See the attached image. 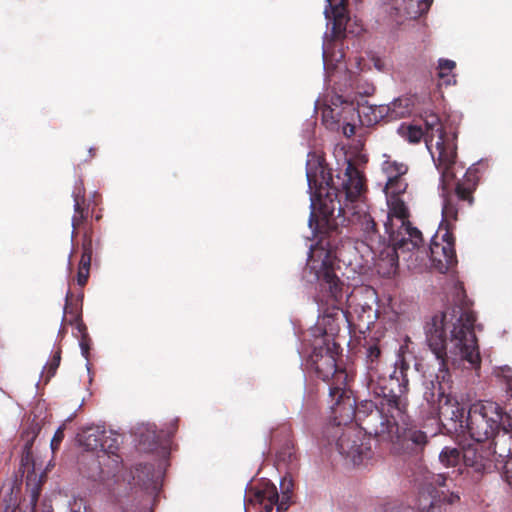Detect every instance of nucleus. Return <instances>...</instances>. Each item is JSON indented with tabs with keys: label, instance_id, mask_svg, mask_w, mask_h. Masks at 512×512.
<instances>
[{
	"label": "nucleus",
	"instance_id": "nucleus-1",
	"mask_svg": "<svg viewBox=\"0 0 512 512\" xmlns=\"http://www.w3.org/2000/svg\"><path fill=\"white\" fill-rule=\"evenodd\" d=\"M306 177L311 201L310 228L314 222H324L330 226L332 220L339 217L355 221L362 236L348 247L354 251L349 264L363 271L371 268L377 270L378 255L386 243L381 241L376 223L369 214L364 178L360 171L351 161H347L340 187H337L322 160L309 153Z\"/></svg>",
	"mask_w": 512,
	"mask_h": 512
},
{
	"label": "nucleus",
	"instance_id": "nucleus-2",
	"mask_svg": "<svg viewBox=\"0 0 512 512\" xmlns=\"http://www.w3.org/2000/svg\"><path fill=\"white\" fill-rule=\"evenodd\" d=\"M475 321L474 312L453 308L436 313L427 322L426 342L438 361L437 379L445 381L449 376L447 361L458 367L465 363L473 369L480 367V352L474 333Z\"/></svg>",
	"mask_w": 512,
	"mask_h": 512
},
{
	"label": "nucleus",
	"instance_id": "nucleus-3",
	"mask_svg": "<svg viewBox=\"0 0 512 512\" xmlns=\"http://www.w3.org/2000/svg\"><path fill=\"white\" fill-rule=\"evenodd\" d=\"M428 413L437 418L449 431L467 435L473 441L498 443L495 438L503 428L505 413L493 401H479L470 405L464 419L465 407L458 399L438 383L431 382V388L424 393Z\"/></svg>",
	"mask_w": 512,
	"mask_h": 512
},
{
	"label": "nucleus",
	"instance_id": "nucleus-4",
	"mask_svg": "<svg viewBox=\"0 0 512 512\" xmlns=\"http://www.w3.org/2000/svg\"><path fill=\"white\" fill-rule=\"evenodd\" d=\"M385 232L389 243L383 245L378 255L377 272L384 277L396 273L399 255L409 253L406 259L410 265L416 266L418 259L424 254L422 248L423 238L421 232L411 226L409 222V209L403 205V211L387 209L384 221Z\"/></svg>",
	"mask_w": 512,
	"mask_h": 512
},
{
	"label": "nucleus",
	"instance_id": "nucleus-5",
	"mask_svg": "<svg viewBox=\"0 0 512 512\" xmlns=\"http://www.w3.org/2000/svg\"><path fill=\"white\" fill-rule=\"evenodd\" d=\"M401 382L398 376L391 377L390 382L398 383V390L395 392L391 389L389 394L384 393L383 399L380 401L381 410H377L373 417L380 419V426L375 429V434L385 436L393 441L394 437L400 442L403 452L417 453L421 451L427 444V435L415 427L406 428L399 435L397 420L403 419L405 404L401 396L408 391V379L403 369L400 370Z\"/></svg>",
	"mask_w": 512,
	"mask_h": 512
},
{
	"label": "nucleus",
	"instance_id": "nucleus-6",
	"mask_svg": "<svg viewBox=\"0 0 512 512\" xmlns=\"http://www.w3.org/2000/svg\"><path fill=\"white\" fill-rule=\"evenodd\" d=\"M425 144L430 152L437 170L443 191H447L456 177V135L447 133L434 113H425Z\"/></svg>",
	"mask_w": 512,
	"mask_h": 512
},
{
	"label": "nucleus",
	"instance_id": "nucleus-7",
	"mask_svg": "<svg viewBox=\"0 0 512 512\" xmlns=\"http://www.w3.org/2000/svg\"><path fill=\"white\" fill-rule=\"evenodd\" d=\"M442 192V221L439 231L431 239L429 250L431 268L439 273H447L457 264L454 239L448 225L451 221L457 220L460 207L454 202V198L445 194L446 191Z\"/></svg>",
	"mask_w": 512,
	"mask_h": 512
},
{
	"label": "nucleus",
	"instance_id": "nucleus-8",
	"mask_svg": "<svg viewBox=\"0 0 512 512\" xmlns=\"http://www.w3.org/2000/svg\"><path fill=\"white\" fill-rule=\"evenodd\" d=\"M497 443L473 441L462 447V462L467 472L479 475L491 473L505 458V451H497Z\"/></svg>",
	"mask_w": 512,
	"mask_h": 512
},
{
	"label": "nucleus",
	"instance_id": "nucleus-9",
	"mask_svg": "<svg viewBox=\"0 0 512 512\" xmlns=\"http://www.w3.org/2000/svg\"><path fill=\"white\" fill-rule=\"evenodd\" d=\"M331 252L320 247H310L307 259V269L313 274V279L319 281L321 286L328 289L333 302L339 301L341 295V283L334 273Z\"/></svg>",
	"mask_w": 512,
	"mask_h": 512
},
{
	"label": "nucleus",
	"instance_id": "nucleus-10",
	"mask_svg": "<svg viewBox=\"0 0 512 512\" xmlns=\"http://www.w3.org/2000/svg\"><path fill=\"white\" fill-rule=\"evenodd\" d=\"M383 158L381 170L386 178L383 192L386 197L387 209L394 208L401 212L403 211V205H406L402 195L408 187V183L404 178L408 172V166L403 162L392 159L386 154L383 155Z\"/></svg>",
	"mask_w": 512,
	"mask_h": 512
},
{
	"label": "nucleus",
	"instance_id": "nucleus-11",
	"mask_svg": "<svg viewBox=\"0 0 512 512\" xmlns=\"http://www.w3.org/2000/svg\"><path fill=\"white\" fill-rule=\"evenodd\" d=\"M280 488L282 498L279 502L276 486L269 481L262 482L251 499L252 504L258 507L259 512H271L275 505L277 512L287 510L293 489L292 480L289 477L282 478Z\"/></svg>",
	"mask_w": 512,
	"mask_h": 512
},
{
	"label": "nucleus",
	"instance_id": "nucleus-12",
	"mask_svg": "<svg viewBox=\"0 0 512 512\" xmlns=\"http://www.w3.org/2000/svg\"><path fill=\"white\" fill-rule=\"evenodd\" d=\"M341 455L354 465L365 464L372 456L369 439L362 431L354 426L346 427L337 441Z\"/></svg>",
	"mask_w": 512,
	"mask_h": 512
},
{
	"label": "nucleus",
	"instance_id": "nucleus-13",
	"mask_svg": "<svg viewBox=\"0 0 512 512\" xmlns=\"http://www.w3.org/2000/svg\"><path fill=\"white\" fill-rule=\"evenodd\" d=\"M112 436L113 433L111 431L107 432L99 427L88 428L79 435L78 441L87 450L101 449L104 455L111 454L114 457L113 461L118 463L119 457L115 454V450L118 448V442L117 439Z\"/></svg>",
	"mask_w": 512,
	"mask_h": 512
},
{
	"label": "nucleus",
	"instance_id": "nucleus-14",
	"mask_svg": "<svg viewBox=\"0 0 512 512\" xmlns=\"http://www.w3.org/2000/svg\"><path fill=\"white\" fill-rule=\"evenodd\" d=\"M341 104V106H338L335 103H333V106H325L322 111V118L327 124L343 123V134L347 137H351L355 134V126L348 120L353 119L355 107L353 103L346 101H342Z\"/></svg>",
	"mask_w": 512,
	"mask_h": 512
},
{
	"label": "nucleus",
	"instance_id": "nucleus-15",
	"mask_svg": "<svg viewBox=\"0 0 512 512\" xmlns=\"http://www.w3.org/2000/svg\"><path fill=\"white\" fill-rule=\"evenodd\" d=\"M330 397L335 400L331 406L335 414L334 420L340 426L343 423L351 421L354 416L355 400L347 395V392L339 386H331L329 388Z\"/></svg>",
	"mask_w": 512,
	"mask_h": 512
},
{
	"label": "nucleus",
	"instance_id": "nucleus-16",
	"mask_svg": "<svg viewBox=\"0 0 512 512\" xmlns=\"http://www.w3.org/2000/svg\"><path fill=\"white\" fill-rule=\"evenodd\" d=\"M412 107V99L408 96H401L387 105H380V108L372 109L374 117H370L368 123H377L383 117L390 120L406 117L412 112Z\"/></svg>",
	"mask_w": 512,
	"mask_h": 512
},
{
	"label": "nucleus",
	"instance_id": "nucleus-17",
	"mask_svg": "<svg viewBox=\"0 0 512 512\" xmlns=\"http://www.w3.org/2000/svg\"><path fill=\"white\" fill-rule=\"evenodd\" d=\"M446 477L443 474H436L432 477L431 485L433 491L431 495L433 500L430 506L424 512H442V505H454L460 501L458 493L444 490Z\"/></svg>",
	"mask_w": 512,
	"mask_h": 512
},
{
	"label": "nucleus",
	"instance_id": "nucleus-18",
	"mask_svg": "<svg viewBox=\"0 0 512 512\" xmlns=\"http://www.w3.org/2000/svg\"><path fill=\"white\" fill-rule=\"evenodd\" d=\"M311 358L315 371L324 381L334 376L339 380L345 377L344 372L337 369L335 355L330 349H326L324 353L315 351Z\"/></svg>",
	"mask_w": 512,
	"mask_h": 512
},
{
	"label": "nucleus",
	"instance_id": "nucleus-19",
	"mask_svg": "<svg viewBox=\"0 0 512 512\" xmlns=\"http://www.w3.org/2000/svg\"><path fill=\"white\" fill-rule=\"evenodd\" d=\"M432 0H394L393 10L396 22L402 23L403 18L415 19L428 11Z\"/></svg>",
	"mask_w": 512,
	"mask_h": 512
},
{
	"label": "nucleus",
	"instance_id": "nucleus-20",
	"mask_svg": "<svg viewBox=\"0 0 512 512\" xmlns=\"http://www.w3.org/2000/svg\"><path fill=\"white\" fill-rule=\"evenodd\" d=\"M349 0H326L327 6L325 7V17L330 21L332 18V30L334 33H340L346 30L349 18L346 11V3ZM359 3L361 0H352Z\"/></svg>",
	"mask_w": 512,
	"mask_h": 512
},
{
	"label": "nucleus",
	"instance_id": "nucleus-21",
	"mask_svg": "<svg viewBox=\"0 0 512 512\" xmlns=\"http://www.w3.org/2000/svg\"><path fill=\"white\" fill-rule=\"evenodd\" d=\"M477 182L475 175L468 170L461 182H458L455 188V197L460 202H466L468 206L473 204V191L475 190Z\"/></svg>",
	"mask_w": 512,
	"mask_h": 512
},
{
	"label": "nucleus",
	"instance_id": "nucleus-22",
	"mask_svg": "<svg viewBox=\"0 0 512 512\" xmlns=\"http://www.w3.org/2000/svg\"><path fill=\"white\" fill-rule=\"evenodd\" d=\"M440 463L446 468H456L458 474L465 471L462 462V452L454 447H444L439 454Z\"/></svg>",
	"mask_w": 512,
	"mask_h": 512
},
{
	"label": "nucleus",
	"instance_id": "nucleus-23",
	"mask_svg": "<svg viewBox=\"0 0 512 512\" xmlns=\"http://www.w3.org/2000/svg\"><path fill=\"white\" fill-rule=\"evenodd\" d=\"M397 133L409 143H418L422 138L425 139V132L421 127L413 124L402 123L397 128Z\"/></svg>",
	"mask_w": 512,
	"mask_h": 512
},
{
	"label": "nucleus",
	"instance_id": "nucleus-24",
	"mask_svg": "<svg viewBox=\"0 0 512 512\" xmlns=\"http://www.w3.org/2000/svg\"><path fill=\"white\" fill-rule=\"evenodd\" d=\"M338 312L327 313L319 317L317 322V330L323 335L333 336L338 332L339 326L336 323Z\"/></svg>",
	"mask_w": 512,
	"mask_h": 512
},
{
	"label": "nucleus",
	"instance_id": "nucleus-25",
	"mask_svg": "<svg viewBox=\"0 0 512 512\" xmlns=\"http://www.w3.org/2000/svg\"><path fill=\"white\" fill-rule=\"evenodd\" d=\"M344 57V54L342 51H339V57L338 56H332L328 53V50L326 48L323 49V62H324V69L334 70L338 71L342 69L343 63L342 58Z\"/></svg>",
	"mask_w": 512,
	"mask_h": 512
},
{
	"label": "nucleus",
	"instance_id": "nucleus-26",
	"mask_svg": "<svg viewBox=\"0 0 512 512\" xmlns=\"http://www.w3.org/2000/svg\"><path fill=\"white\" fill-rule=\"evenodd\" d=\"M454 61L449 59H439L438 62V76L443 79L446 84H451L450 74L455 68Z\"/></svg>",
	"mask_w": 512,
	"mask_h": 512
},
{
	"label": "nucleus",
	"instance_id": "nucleus-27",
	"mask_svg": "<svg viewBox=\"0 0 512 512\" xmlns=\"http://www.w3.org/2000/svg\"><path fill=\"white\" fill-rule=\"evenodd\" d=\"M377 108H380V106H368V105L359 106V108L357 109V115H358L359 120L362 122V124H364V125H372L373 124V123H368V120L370 119V117H374V113H373L372 109H377ZM355 113H356V110H355Z\"/></svg>",
	"mask_w": 512,
	"mask_h": 512
},
{
	"label": "nucleus",
	"instance_id": "nucleus-28",
	"mask_svg": "<svg viewBox=\"0 0 512 512\" xmlns=\"http://www.w3.org/2000/svg\"><path fill=\"white\" fill-rule=\"evenodd\" d=\"M503 434L501 438H509L512 440V415L511 414H505V422L503 424ZM502 451H505V457L512 454V445L507 449H503Z\"/></svg>",
	"mask_w": 512,
	"mask_h": 512
},
{
	"label": "nucleus",
	"instance_id": "nucleus-29",
	"mask_svg": "<svg viewBox=\"0 0 512 512\" xmlns=\"http://www.w3.org/2000/svg\"><path fill=\"white\" fill-rule=\"evenodd\" d=\"M60 360H61V351L57 350L54 353L52 359L44 367V371L47 374V378H50L55 374V372L60 364Z\"/></svg>",
	"mask_w": 512,
	"mask_h": 512
},
{
	"label": "nucleus",
	"instance_id": "nucleus-30",
	"mask_svg": "<svg viewBox=\"0 0 512 512\" xmlns=\"http://www.w3.org/2000/svg\"><path fill=\"white\" fill-rule=\"evenodd\" d=\"M63 438H64V429L61 426L55 432V434L51 440V443H50V447H51V450L53 453L59 448L60 443L62 442Z\"/></svg>",
	"mask_w": 512,
	"mask_h": 512
},
{
	"label": "nucleus",
	"instance_id": "nucleus-31",
	"mask_svg": "<svg viewBox=\"0 0 512 512\" xmlns=\"http://www.w3.org/2000/svg\"><path fill=\"white\" fill-rule=\"evenodd\" d=\"M504 463V472L503 476L508 485L512 488V457H509L507 460H503Z\"/></svg>",
	"mask_w": 512,
	"mask_h": 512
},
{
	"label": "nucleus",
	"instance_id": "nucleus-32",
	"mask_svg": "<svg viewBox=\"0 0 512 512\" xmlns=\"http://www.w3.org/2000/svg\"><path fill=\"white\" fill-rule=\"evenodd\" d=\"M70 512H81V509H84V512H87L88 508L86 507L83 499L81 498H73L69 501Z\"/></svg>",
	"mask_w": 512,
	"mask_h": 512
},
{
	"label": "nucleus",
	"instance_id": "nucleus-33",
	"mask_svg": "<svg viewBox=\"0 0 512 512\" xmlns=\"http://www.w3.org/2000/svg\"><path fill=\"white\" fill-rule=\"evenodd\" d=\"M90 264H91V251L89 249H84L81 260L79 263V268L83 270H90Z\"/></svg>",
	"mask_w": 512,
	"mask_h": 512
},
{
	"label": "nucleus",
	"instance_id": "nucleus-34",
	"mask_svg": "<svg viewBox=\"0 0 512 512\" xmlns=\"http://www.w3.org/2000/svg\"><path fill=\"white\" fill-rule=\"evenodd\" d=\"M81 186H76L75 191L73 193L74 196V209L76 212L80 209L81 200L83 199V191Z\"/></svg>",
	"mask_w": 512,
	"mask_h": 512
},
{
	"label": "nucleus",
	"instance_id": "nucleus-35",
	"mask_svg": "<svg viewBox=\"0 0 512 512\" xmlns=\"http://www.w3.org/2000/svg\"><path fill=\"white\" fill-rule=\"evenodd\" d=\"M88 277H89L88 270H83V269L78 268L77 282L80 286H83L86 284Z\"/></svg>",
	"mask_w": 512,
	"mask_h": 512
},
{
	"label": "nucleus",
	"instance_id": "nucleus-36",
	"mask_svg": "<svg viewBox=\"0 0 512 512\" xmlns=\"http://www.w3.org/2000/svg\"><path fill=\"white\" fill-rule=\"evenodd\" d=\"M79 345H80L82 356L84 358L88 359V355H89L88 337L87 338H81L80 342H79Z\"/></svg>",
	"mask_w": 512,
	"mask_h": 512
},
{
	"label": "nucleus",
	"instance_id": "nucleus-37",
	"mask_svg": "<svg viewBox=\"0 0 512 512\" xmlns=\"http://www.w3.org/2000/svg\"><path fill=\"white\" fill-rule=\"evenodd\" d=\"M380 356V349L377 346H371L368 349V358L371 361L376 360Z\"/></svg>",
	"mask_w": 512,
	"mask_h": 512
},
{
	"label": "nucleus",
	"instance_id": "nucleus-38",
	"mask_svg": "<svg viewBox=\"0 0 512 512\" xmlns=\"http://www.w3.org/2000/svg\"><path fill=\"white\" fill-rule=\"evenodd\" d=\"M76 329L80 333L81 338H87L88 337L85 325L81 321H79V320L76 321Z\"/></svg>",
	"mask_w": 512,
	"mask_h": 512
},
{
	"label": "nucleus",
	"instance_id": "nucleus-39",
	"mask_svg": "<svg viewBox=\"0 0 512 512\" xmlns=\"http://www.w3.org/2000/svg\"><path fill=\"white\" fill-rule=\"evenodd\" d=\"M38 496H39V487H36V488H34L32 490V493H31V506H32V509H35V507L37 505Z\"/></svg>",
	"mask_w": 512,
	"mask_h": 512
},
{
	"label": "nucleus",
	"instance_id": "nucleus-40",
	"mask_svg": "<svg viewBox=\"0 0 512 512\" xmlns=\"http://www.w3.org/2000/svg\"><path fill=\"white\" fill-rule=\"evenodd\" d=\"M35 437H36V434L33 432L31 438L29 440H27V442L24 445V451H25L27 457L30 454V450H31V447H32Z\"/></svg>",
	"mask_w": 512,
	"mask_h": 512
},
{
	"label": "nucleus",
	"instance_id": "nucleus-41",
	"mask_svg": "<svg viewBox=\"0 0 512 512\" xmlns=\"http://www.w3.org/2000/svg\"><path fill=\"white\" fill-rule=\"evenodd\" d=\"M354 66H355V69L354 70V67L352 64H350V68H347L348 72L350 75H353L355 74L357 71L360 70V61L358 59H355V63H354Z\"/></svg>",
	"mask_w": 512,
	"mask_h": 512
},
{
	"label": "nucleus",
	"instance_id": "nucleus-42",
	"mask_svg": "<svg viewBox=\"0 0 512 512\" xmlns=\"http://www.w3.org/2000/svg\"><path fill=\"white\" fill-rule=\"evenodd\" d=\"M390 512H416V510L411 507H396L393 508Z\"/></svg>",
	"mask_w": 512,
	"mask_h": 512
},
{
	"label": "nucleus",
	"instance_id": "nucleus-43",
	"mask_svg": "<svg viewBox=\"0 0 512 512\" xmlns=\"http://www.w3.org/2000/svg\"><path fill=\"white\" fill-rule=\"evenodd\" d=\"M505 379H506V384H507V391L510 393V396L512 397V384H511V378L510 376L508 375H504Z\"/></svg>",
	"mask_w": 512,
	"mask_h": 512
},
{
	"label": "nucleus",
	"instance_id": "nucleus-44",
	"mask_svg": "<svg viewBox=\"0 0 512 512\" xmlns=\"http://www.w3.org/2000/svg\"><path fill=\"white\" fill-rule=\"evenodd\" d=\"M502 372L503 373H506V372L508 373V372H510V368L504 367V368H502Z\"/></svg>",
	"mask_w": 512,
	"mask_h": 512
},
{
	"label": "nucleus",
	"instance_id": "nucleus-45",
	"mask_svg": "<svg viewBox=\"0 0 512 512\" xmlns=\"http://www.w3.org/2000/svg\"><path fill=\"white\" fill-rule=\"evenodd\" d=\"M454 76L450 74V79H452ZM451 83H455V80H451Z\"/></svg>",
	"mask_w": 512,
	"mask_h": 512
}]
</instances>
